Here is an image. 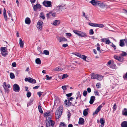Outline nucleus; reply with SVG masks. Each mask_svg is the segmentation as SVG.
Instances as JSON below:
<instances>
[{"label":"nucleus","instance_id":"1","mask_svg":"<svg viewBox=\"0 0 127 127\" xmlns=\"http://www.w3.org/2000/svg\"><path fill=\"white\" fill-rule=\"evenodd\" d=\"M44 115L46 116V127H49L50 126L53 127L55 124V122L51 120L52 116L50 114V112H47L44 113Z\"/></svg>","mask_w":127,"mask_h":127},{"label":"nucleus","instance_id":"2","mask_svg":"<svg viewBox=\"0 0 127 127\" xmlns=\"http://www.w3.org/2000/svg\"><path fill=\"white\" fill-rule=\"evenodd\" d=\"M63 110V107L62 106H60L58 108L56 112V117L57 119H59L60 117L62 114Z\"/></svg>","mask_w":127,"mask_h":127},{"label":"nucleus","instance_id":"3","mask_svg":"<svg viewBox=\"0 0 127 127\" xmlns=\"http://www.w3.org/2000/svg\"><path fill=\"white\" fill-rule=\"evenodd\" d=\"M98 6L99 7V9L100 11H104L107 9V5L100 1H99Z\"/></svg>","mask_w":127,"mask_h":127},{"label":"nucleus","instance_id":"4","mask_svg":"<svg viewBox=\"0 0 127 127\" xmlns=\"http://www.w3.org/2000/svg\"><path fill=\"white\" fill-rule=\"evenodd\" d=\"M91 78L93 79H97L99 80H100L103 78L102 76L98 74L92 73L91 74Z\"/></svg>","mask_w":127,"mask_h":127},{"label":"nucleus","instance_id":"5","mask_svg":"<svg viewBox=\"0 0 127 127\" xmlns=\"http://www.w3.org/2000/svg\"><path fill=\"white\" fill-rule=\"evenodd\" d=\"M1 54L4 56H5L7 55V52L6 51V48L5 47H1L0 49Z\"/></svg>","mask_w":127,"mask_h":127},{"label":"nucleus","instance_id":"6","mask_svg":"<svg viewBox=\"0 0 127 127\" xmlns=\"http://www.w3.org/2000/svg\"><path fill=\"white\" fill-rule=\"evenodd\" d=\"M43 22L41 20H39L37 23L36 27L37 28L40 30H41L42 29Z\"/></svg>","mask_w":127,"mask_h":127},{"label":"nucleus","instance_id":"7","mask_svg":"<svg viewBox=\"0 0 127 127\" xmlns=\"http://www.w3.org/2000/svg\"><path fill=\"white\" fill-rule=\"evenodd\" d=\"M43 4L46 7H51L52 6V3L50 1H44L43 2Z\"/></svg>","mask_w":127,"mask_h":127},{"label":"nucleus","instance_id":"8","mask_svg":"<svg viewBox=\"0 0 127 127\" xmlns=\"http://www.w3.org/2000/svg\"><path fill=\"white\" fill-rule=\"evenodd\" d=\"M57 38L58 41L60 42H63L67 41V39L63 36H58L57 37Z\"/></svg>","mask_w":127,"mask_h":127},{"label":"nucleus","instance_id":"9","mask_svg":"<svg viewBox=\"0 0 127 127\" xmlns=\"http://www.w3.org/2000/svg\"><path fill=\"white\" fill-rule=\"evenodd\" d=\"M20 88L18 85L15 84L13 86V89L14 91L16 92H19L20 91Z\"/></svg>","mask_w":127,"mask_h":127},{"label":"nucleus","instance_id":"10","mask_svg":"<svg viewBox=\"0 0 127 127\" xmlns=\"http://www.w3.org/2000/svg\"><path fill=\"white\" fill-rule=\"evenodd\" d=\"M25 80L26 81H28L29 82L32 83L34 84L36 83V81L33 79L29 78H26L25 79Z\"/></svg>","mask_w":127,"mask_h":127},{"label":"nucleus","instance_id":"11","mask_svg":"<svg viewBox=\"0 0 127 127\" xmlns=\"http://www.w3.org/2000/svg\"><path fill=\"white\" fill-rule=\"evenodd\" d=\"M99 1L95 0H91L90 2L93 5L96 6L98 5Z\"/></svg>","mask_w":127,"mask_h":127},{"label":"nucleus","instance_id":"12","mask_svg":"<svg viewBox=\"0 0 127 127\" xmlns=\"http://www.w3.org/2000/svg\"><path fill=\"white\" fill-rule=\"evenodd\" d=\"M47 17L48 18L54 17L55 15V13L50 12L47 14Z\"/></svg>","mask_w":127,"mask_h":127},{"label":"nucleus","instance_id":"13","mask_svg":"<svg viewBox=\"0 0 127 127\" xmlns=\"http://www.w3.org/2000/svg\"><path fill=\"white\" fill-rule=\"evenodd\" d=\"M101 41L102 42H105L106 44H109L111 43L110 41L106 38H104L101 39Z\"/></svg>","mask_w":127,"mask_h":127},{"label":"nucleus","instance_id":"14","mask_svg":"<svg viewBox=\"0 0 127 127\" xmlns=\"http://www.w3.org/2000/svg\"><path fill=\"white\" fill-rule=\"evenodd\" d=\"M3 86L4 88L5 92L7 93H8L9 92V90L7 88L6 83L5 82H4L3 83Z\"/></svg>","mask_w":127,"mask_h":127},{"label":"nucleus","instance_id":"15","mask_svg":"<svg viewBox=\"0 0 127 127\" xmlns=\"http://www.w3.org/2000/svg\"><path fill=\"white\" fill-rule=\"evenodd\" d=\"M60 21L59 20H56L54 22L52 23L51 24L55 26H57L60 24Z\"/></svg>","mask_w":127,"mask_h":127},{"label":"nucleus","instance_id":"16","mask_svg":"<svg viewBox=\"0 0 127 127\" xmlns=\"http://www.w3.org/2000/svg\"><path fill=\"white\" fill-rule=\"evenodd\" d=\"M63 68L60 67H56L53 69L52 71H61L63 70Z\"/></svg>","mask_w":127,"mask_h":127},{"label":"nucleus","instance_id":"17","mask_svg":"<svg viewBox=\"0 0 127 127\" xmlns=\"http://www.w3.org/2000/svg\"><path fill=\"white\" fill-rule=\"evenodd\" d=\"M41 7L40 5L39 4H37L35 5H34L33 7V9L34 10L36 11L37 10V9L40 8Z\"/></svg>","mask_w":127,"mask_h":127},{"label":"nucleus","instance_id":"18","mask_svg":"<svg viewBox=\"0 0 127 127\" xmlns=\"http://www.w3.org/2000/svg\"><path fill=\"white\" fill-rule=\"evenodd\" d=\"M95 99V97L94 96H92L91 97V99L90 101V103L91 104H92L94 102V100Z\"/></svg>","mask_w":127,"mask_h":127},{"label":"nucleus","instance_id":"19","mask_svg":"<svg viewBox=\"0 0 127 127\" xmlns=\"http://www.w3.org/2000/svg\"><path fill=\"white\" fill-rule=\"evenodd\" d=\"M19 39V45L21 48H23L24 45V43L21 38H20Z\"/></svg>","mask_w":127,"mask_h":127},{"label":"nucleus","instance_id":"20","mask_svg":"<svg viewBox=\"0 0 127 127\" xmlns=\"http://www.w3.org/2000/svg\"><path fill=\"white\" fill-rule=\"evenodd\" d=\"M64 6L62 5L58 6L56 7V9L57 10H60L61 11H62L64 9Z\"/></svg>","mask_w":127,"mask_h":127},{"label":"nucleus","instance_id":"21","mask_svg":"<svg viewBox=\"0 0 127 127\" xmlns=\"http://www.w3.org/2000/svg\"><path fill=\"white\" fill-rule=\"evenodd\" d=\"M3 14L5 20L7 21V17L6 15V12L5 8H4Z\"/></svg>","mask_w":127,"mask_h":127},{"label":"nucleus","instance_id":"22","mask_svg":"<svg viewBox=\"0 0 127 127\" xmlns=\"http://www.w3.org/2000/svg\"><path fill=\"white\" fill-rule=\"evenodd\" d=\"M100 122L101 124L100 126L101 127H102L104 126V124L105 123V121L103 118L100 119Z\"/></svg>","mask_w":127,"mask_h":127},{"label":"nucleus","instance_id":"23","mask_svg":"<svg viewBox=\"0 0 127 127\" xmlns=\"http://www.w3.org/2000/svg\"><path fill=\"white\" fill-rule=\"evenodd\" d=\"M122 127H127V122L124 121L121 124Z\"/></svg>","mask_w":127,"mask_h":127},{"label":"nucleus","instance_id":"24","mask_svg":"<svg viewBox=\"0 0 127 127\" xmlns=\"http://www.w3.org/2000/svg\"><path fill=\"white\" fill-rule=\"evenodd\" d=\"M25 22L26 24L29 25L31 23L30 19L28 17L25 20Z\"/></svg>","mask_w":127,"mask_h":127},{"label":"nucleus","instance_id":"25","mask_svg":"<svg viewBox=\"0 0 127 127\" xmlns=\"http://www.w3.org/2000/svg\"><path fill=\"white\" fill-rule=\"evenodd\" d=\"M122 114L124 115L127 116V109L124 108L122 111Z\"/></svg>","mask_w":127,"mask_h":127},{"label":"nucleus","instance_id":"26","mask_svg":"<svg viewBox=\"0 0 127 127\" xmlns=\"http://www.w3.org/2000/svg\"><path fill=\"white\" fill-rule=\"evenodd\" d=\"M84 122V119L82 118H80L79 121V123L81 125L83 124Z\"/></svg>","mask_w":127,"mask_h":127},{"label":"nucleus","instance_id":"27","mask_svg":"<svg viewBox=\"0 0 127 127\" xmlns=\"http://www.w3.org/2000/svg\"><path fill=\"white\" fill-rule=\"evenodd\" d=\"M89 109L88 108L85 109L83 111V114L84 116H86L88 114Z\"/></svg>","mask_w":127,"mask_h":127},{"label":"nucleus","instance_id":"28","mask_svg":"<svg viewBox=\"0 0 127 127\" xmlns=\"http://www.w3.org/2000/svg\"><path fill=\"white\" fill-rule=\"evenodd\" d=\"M64 103L66 106H68L71 105V103L69 102V100H65L64 101Z\"/></svg>","mask_w":127,"mask_h":127},{"label":"nucleus","instance_id":"29","mask_svg":"<svg viewBox=\"0 0 127 127\" xmlns=\"http://www.w3.org/2000/svg\"><path fill=\"white\" fill-rule=\"evenodd\" d=\"M35 63L37 64H40L41 63V61L39 58H37L35 60Z\"/></svg>","mask_w":127,"mask_h":127},{"label":"nucleus","instance_id":"30","mask_svg":"<svg viewBox=\"0 0 127 127\" xmlns=\"http://www.w3.org/2000/svg\"><path fill=\"white\" fill-rule=\"evenodd\" d=\"M80 36L82 37H85L87 36V34L86 33L84 32H82L80 31Z\"/></svg>","mask_w":127,"mask_h":127},{"label":"nucleus","instance_id":"31","mask_svg":"<svg viewBox=\"0 0 127 127\" xmlns=\"http://www.w3.org/2000/svg\"><path fill=\"white\" fill-rule=\"evenodd\" d=\"M73 32L76 34L78 35L79 36H80V31L76 30H73Z\"/></svg>","mask_w":127,"mask_h":127},{"label":"nucleus","instance_id":"32","mask_svg":"<svg viewBox=\"0 0 127 127\" xmlns=\"http://www.w3.org/2000/svg\"><path fill=\"white\" fill-rule=\"evenodd\" d=\"M124 42H125L124 39L120 40V45L121 46H123L124 45Z\"/></svg>","mask_w":127,"mask_h":127},{"label":"nucleus","instance_id":"33","mask_svg":"<svg viewBox=\"0 0 127 127\" xmlns=\"http://www.w3.org/2000/svg\"><path fill=\"white\" fill-rule=\"evenodd\" d=\"M88 24L91 26L96 27V23L89 22V23Z\"/></svg>","mask_w":127,"mask_h":127},{"label":"nucleus","instance_id":"34","mask_svg":"<svg viewBox=\"0 0 127 127\" xmlns=\"http://www.w3.org/2000/svg\"><path fill=\"white\" fill-rule=\"evenodd\" d=\"M80 58L82 59L84 61H86V58H87V57L85 55H81Z\"/></svg>","mask_w":127,"mask_h":127},{"label":"nucleus","instance_id":"35","mask_svg":"<svg viewBox=\"0 0 127 127\" xmlns=\"http://www.w3.org/2000/svg\"><path fill=\"white\" fill-rule=\"evenodd\" d=\"M114 58L115 59L118 61L121 60V58L120 57L116 55L114 56Z\"/></svg>","mask_w":127,"mask_h":127},{"label":"nucleus","instance_id":"36","mask_svg":"<svg viewBox=\"0 0 127 127\" xmlns=\"http://www.w3.org/2000/svg\"><path fill=\"white\" fill-rule=\"evenodd\" d=\"M110 67L112 68H115L116 67V65L114 64V62H112V64L110 66Z\"/></svg>","mask_w":127,"mask_h":127},{"label":"nucleus","instance_id":"37","mask_svg":"<svg viewBox=\"0 0 127 127\" xmlns=\"http://www.w3.org/2000/svg\"><path fill=\"white\" fill-rule=\"evenodd\" d=\"M104 25L103 24H96V27H98L100 28H102L104 27Z\"/></svg>","mask_w":127,"mask_h":127},{"label":"nucleus","instance_id":"38","mask_svg":"<svg viewBox=\"0 0 127 127\" xmlns=\"http://www.w3.org/2000/svg\"><path fill=\"white\" fill-rule=\"evenodd\" d=\"M44 54L46 55H49V51L47 50H45L43 51Z\"/></svg>","mask_w":127,"mask_h":127},{"label":"nucleus","instance_id":"39","mask_svg":"<svg viewBox=\"0 0 127 127\" xmlns=\"http://www.w3.org/2000/svg\"><path fill=\"white\" fill-rule=\"evenodd\" d=\"M38 108L39 112L41 113H42L43 111L42 110L41 106L40 105H39L38 107Z\"/></svg>","mask_w":127,"mask_h":127},{"label":"nucleus","instance_id":"40","mask_svg":"<svg viewBox=\"0 0 127 127\" xmlns=\"http://www.w3.org/2000/svg\"><path fill=\"white\" fill-rule=\"evenodd\" d=\"M120 55L122 56H126L127 55V53L125 52H123L122 53L120 54Z\"/></svg>","mask_w":127,"mask_h":127},{"label":"nucleus","instance_id":"41","mask_svg":"<svg viewBox=\"0 0 127 127\" xmlns=\"http://www.w3.org/2000/svg\"><path fill=\"white\" fill-rule=\"evenodd\" d=\"M10 77L11 79H13L15 78L14 74L12 73H10Z\"/></svg>","mask_w":127,"mask_h":127},{"label":"nucleus","instance_id":"42","mask_svg":"<svg viewBox=\"0 0 127 127\" xmlns=\"http://www.w3.org/2000/svg\"><path fill=\"white\" fill-rule=\"evenodd\" d=\"M72 54L73 55H75L77 57H79V58L80 57V56L81 55L79 53H77V52L75 53H72Z\"/></svg>","mask_w":127,"mask_h":127},{"label":"nucleus","instance_id":"43","mask_svg":"<svg viewBox=\"0 0 127 127\" xmlns=\"http://www.w3.org/2000/svg\"><path fill=\"white\" fill-rule=\"evenodd\" d=\"M68 77V75L67 74H64L63 75V76L62 77V79H63L65 78H66L67 77Z\"/></svg>","mask_w":127,"mask_h":127},{"label":"nucleus","instance_id":"44","mask_svg":"<svg viewBox=\"0 0 127 127\" xmlns=\"http://www.w3.org/2000/svg\"><path fill=\"white\" fill-rule=\"evenodd\" d=\"M31 93L30 92H28L27 93V96L28 98L30 97L31 96Z\"/></svg>","mask_w":127,"mask_h":127},{"label":"nucleus","instance_id":"45","mask_svg":"<svg viewBox=\"0 0 127 127\" xmlns=\"http://www.w3.org/2000/svg\"><path fill=\"white\" fill-rule=\"evenodd\" d=\"M87 92L85 90L83 91V95L85 97L86 96L87 94Z\"/></svg>","mask_w":127,"mask_h":127},{"label":"nucleus","instance_id":"46","mask_svg":"<svg viewBox=\"0 0 127 127\" xmlns=\"http://www.w3.org/2000/svg\"><path fill=\"white\" fill-rule=\"evenodd\" d=\"M89 33L91 35H93L94 34V32L92 29H91L90 30Z\"/></svg>","mask_w":127,"mask_h":127},{"label":"nucleus","instance_id":"47","mask_svg":"<svg viewBox=\"0 0 127 127\" xmlns=\"http://www.w3.org/2000/svg\"><path fill=\"white\" fill-rule=\"evenodd\" d=\"M43 93V92H38L37 93V94L39 96V97L41 96V95H42V94Z\"/></svg>","mask_w":127,"mask_h":127},{"label":"nucleus","instance_id":"48","mask_svg":"<svg viewBox=\"0 0 127 127\" xmlns=\"http://www.w3.org/2000/svg\"><path fill=\"white\" fill-rule=\"evenodd\" d=\"M97 50L98 51L99 53H101V51H102V50L100 49L99 47H97L96 48Z\"/></svg>","mask_w":127,"mask_h":127},{"label":"nucleus","instance_id":"49","mask_svg":"<svg viewBox=\"0 0 127 127\" xmlns=\"http://www.w3.org/2000/svg\"><path fill=\"white\" fill-rule=\"evenodd\" d=\"M62 88L64 90H67L66 87V86H63L62 87Z\"/></svg>","mask_w":127,"mask_h":127},{"label":"nucleus","instance_id":"50","mask_svg":"<svg viewBox=\"0 0 127 127\" xmlns=\"http://www.w3.org/2000/svg\"><path fill=\"white\" fill-rule=\"evenodd\" d=\"M100 84L99 83H97L96 85V86L98 88H100Z\"/></svg>","mask_w":127,"mask_h":127},{"label":"nucleus","instance_id":"51","mask_svg":"<svg viewBox=\"0 0 127 127\" xmlns=\"http://www.w3.org/2000/svg\"><path fill=\"white\" fill-rule=\"evenodd\" d=\"M65 34H66V36H68V37H71L72 35L71 34V33H65Z\"/></svg>","mask_w":127,"mask_h":127},{"label":"nucleus","instance_id":"52","mask_svg":"<svg viewBox=\"0 0 127 127\" xmlns=\"http://www.w3.org/2000/svg\"><path fill=\"white\" fill-rule=\"evenodd\" d=\"M102 105H100L96 109L97 110H98L99 111H100V110L101 108L102 107Z\"/></svg>","mask_w":127,"mask_h":127},{"label":"nucleus","instance_id":"53","mask_svg":"<svg viewBox=\"0 0 127 127\" xmlns=\"http://www.w3.org/2000/svg\"><path fill=\"white\" fill-rule=\"evenodd\" d=\"M40 17L42 18L43 19H45V17L44 15L42 14V13H40Z\"/></svg>","mask_w":127,"mask_h":127},{"label":"nucleus","instance_id":"54","mask_svg":"<svg viewBox=\"0 0 127 127\" xmlns=\"http://www.w3.org/2000/svg\"><path fill=\"white\" fill-rule=\"evenodd\" d=\"M46 77L47 80H51L52 78L51 77H49V76L48 75H46Z\"/></svg>","mask_w":127,"mask_h":127},{"label":"nucleus","instance_id":"55","mask_svg":"<svg viewBox=\"0 0 127 127\" xmlns=\"http://www.w3.org/2000/svg\"><path fill=\"white\" fill-rule=\"evenodd\" d=\"M12 65L13 67H15L16 66V64L15 62H14L12 64Z\"/></svg>","mask_w":127,"mask_h":127},{"label":"nucleus","instance_id":"56","mask_svg":"<svg viewBox=\"0 0 127 127\" xmlns=\"http://www.w3.org/2000/svg\"><path fill=\"white\" fill-rule=\"evenodd\" d=\"M72 93H70L69 94H66V95L68 97H69L71 96L72 95Z\"/></svg>","mask_w":127,"mask_h":127},{"label":"nucleus","instance_id":"57","mask_svg":"<svg viewBox=\"0 0 127 127\" xmlns=\"http://www.w3.org/2000/svg\"><path fill=\"white\" fill-rule=\"evenodd\" d=\"M99 111L98 110H97V109H96L95 111V112H94L93 113V115H94L95 114H97L98 112Z\"/></svg>","mask_w":127,"mask_h":127},{"label":"nucleus","instance_id":"58","mask_svg":"<svg viewBox=\"0 0 127 127\" xmlns=\"http://www.w3.org/2000/svg\"><path fill=\"white\" fill-rule=\"evenodd\" d=\"M87 91L88 93H90L91 92V90L90 88H88L87 89Z\"/></svg>","mask_w":127,"mask_h":127},{"label":"nucleus","instance_id":"59","mask_svg":"<svg viewBox=\"0 0 127 127\" xmlns=\"http://www.w3.org/2000/svg\"><path fill=\"white\" fill-rule=\"evenodd\" d=\"M67 113L68 114L67 115L68 116V118H70V116L71 115V113L69 112H68Z\"/></svg>","mask_w":127,"mask_h":127},{"label":"nucleus","instance_id":"60","mask_svg":"<svg viewBox=\"0 0 127 127\" xmlns=\"http://www.w3.org/2000/svg\"><path fill=\"white\" fill-rule=\"evenodd\" d=\"M13 18L14 19H16V15L14 11H13Z\"/></svg>","mask_w":127,"mask_h":127},{"label":"nucleus","instance_id":"61","mask_svg":"<svg viewBox=\"0 0 127 127\" xmlns=\"http://www.w3.org/2000/svg\"><path fill=\"white\" fill-rule=\"evenodd\" d=\"M68 44H64L62 45V46L64 47H66L68 46Z\"/></svg>","mask_w":127,"mask_h":127},{"label":"nucleus","instance_id":"62","mask_svg":"<svg viewBox=\"0 0 127 127\" xmlns=\"http://www.w3.org/2000/svg\"><path fill=\"white\" fill-rule=\"evenodd\" d=\"M107 64L108 66V65H110V64L111 65L112 64V63L111 62V61H110L108 62Z\"/></svg>","mask_w":127,"mask_h":127},{"label":"nucleus","instance_id":"63","mask_svg":"<svg viewBox=\"0 0 127 127\" xmlns=\"http://www.w3.org/2000/svg\"><path fill=\"white\" fill-rule=\"evenodd\" d=\"M39 86H37L33 87V88L34 89H38L39 88Z\"/></svg>","mask_w":127,"mask_h":127},{"label":"nucleus","instance_id":"64","mask_svg":"<svg viewBox=\"0 0 127 127\" xmlns=\"http://www.w3.org/2000/svg\"><path fill=\"white\" fill-rule=\"evenodd\" d=\"M123 77L124 79H125V78H127V72L126 74L125 75L123 76Z\"/></svg>","mask_w":127,"mask_h":127}]
</instances>
